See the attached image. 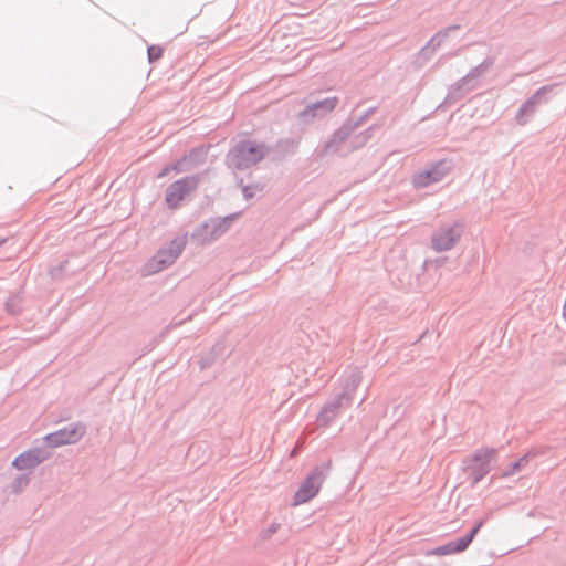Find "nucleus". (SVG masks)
<instances>
[{"label":"nucleus","mask_w":566,"mask_h":566,"mask_svg":"<svg viewBox=\"0 0 566 566\" xmlns=\"http://www.w3.org/2000/svg\"><path fill=\"white\" fill-rule=\"evenodd\" d=\"M164 54V48L157 44L149 45L147 48V57L149 63H155L161 59Z\"/></svg>","instance_id":"obj_26"},{"label":"nucleus","mask_w":566,"mask_h":566,"mask_svg":"<svg viewBox=\"0 0 566 566\" xmlns=\"http://www.w3.org/2000/svg\"><path fill=\"white\" fill-rule=\"evenodd\" d=\"M331 469V461L315 465L308 475L302 481L300 488L293 496V505H301L317 495L323 482Z\"/></svg>","instance_id":"obj_4"},{"label":"nucleus","mask_w":566,"mask_h":566,"mask_svg":"<svg viewBox=\"0 0 566 566\" xmlns=\"http://www.w3.org/2000/svg\"><path fill=\"white\" fill-rule=\"evenodd\" d=\"M484 524V520L478 521L474 526L464 536L450 541L443 545L437 546L432 549L433 555L442 556L450 554H458L464 552L470 544L473 542L474 537L480 532L481 527Z\"/></svg>","instance_id":"obj_12"},{"label":"nucleus","mask_w":566,"mask_h":566,"mask_svg":"<svg viewBox=\"0 0 566 566\" xmlns=\"http://www.w3.org/2000/svg\"><path fill=\"white\" fill-rule=\"evenodd\" d=\"M187 245V234L177 235L167 245L160 248L153 258L155 271H163L175 263Z\"/></svg>","instance_id":"obj_11"},{"label":"nucleus","mask_w":566,"mask_h":566,"mask_svg":"<svg viewBox=\"0 0 566 566\" xmlns=\"http://www.w3.org/2000/svg\"><path fill=\"white\" fill-rule=\"evenodd\" d=\"M459 29V24H452L439 30L417 53V61L421 64L429 61L433 53L441 48L443 42L450 36V33Z\"/></svg>","instance_id":"obj_15"},{"label":"nucleus","mask_w":566,"mask_h":566,"mask_svg":"<svg viewBox=\"0 0 566 566\" xmlns=\"http://www.w3.org/2000/svg\"><path fill=\"white\" fill-rule=\"evenodd\" d=\"M22 300L19 295H12L6 302V310L9 314L14 315L19 313L21 308Z\"/></svg>","instance_id":"obj_24"},{"label":"nucleus","mask_w":566,"mask_h":566,"mask_svg":"<svg viewBox=\"0 0 566 566\" xmlns=\"http://www.w3.org/2000/svg\"><path fill=\"white\" fill-rule=\"evenodd\" d=\"M239 213H231L223 218L212 217L200 223L191 233L192 241L198 245L208 244L223 235L238 219Z\"/></svg>","instance_id":"obj_3"},{"label":"nucleus","mask_w":566,"mask_h":566,"mask_svg":"<svg viewBox=\"0 0 566 566\" xmlns=\"http://www.w3.org/2000/svg\"><path fill=\"white\" fill-rule=\"evenodd\" d=\"M494 60L492 57L484 59L479 65L472 67L467 75L462 78L465 80L469 84H475L478 86L479 78L493 66Z\"/></svg>","instance_id":"obj_18"},{"label":"nucleus","mask_w":566,"mask_h":566,"mask_svg":"<svg viewBox=\"0 0 566 566\" xmlns=\"http://www.w3.org/2000/svg\"><path fill=\"white\" fill-rule=\"evenodd\" d=\"M49 457L50 452L45 448H31L15 457L12 461V467L20 471L34 469L49 459Z\"/></svg>","instance_id":"obj_14"},{"label":"nucleus","mask_w":566,"mask_h":566,"mask_svg":"<svg viewBox=\"0 0 566 566\" xmlns=\"http://www.w3.org/2000/svg\"><path fill=\"white\" fill-rule=\"evenodd\" d=\"M360 382V369L358 367L348 368L340 379L342 391L328 399L321 408L316 417L318 426H328L342 409L350 407Z\"/></svg>","instance_id":"obj_1"},{"label":"nucleus","mask_w":566,"mask_h":566,"mask_svg":"<svg viewBox=\"0 0 566 566\" xmlns=\"http://www.w3.org/2000/svg\"><path fill=\"white\" fill-rule=\"evenodd\" d=\"M171 171H170V168L168 165H166L157 175V178H164L166 177L167 175H169Z\"/></svg>","instance_id":"obj_32"},{"label":"nucleus","mask_w":566,"mask_h":566,"mask_svg":"<svg viewBox=\"0 0 566 566\" xmlns=\"http://www.w3.org/2000/svg\"><path fill=\"white\" fill-rule=\"evenodd\" d=\"M296 453H297V449H294V450L291 452V457H294Z\"/></svg>","instance_id":"obj_35"},{"label":"nucleus","mask_w":566,"mask_h":566,"mask_svg":"<svg viewBox=\"0 0 566 566\" xmlns=\"http://www.w3.org/2000/svg\"><path fill=\"white\" fill-rule=\"evenodd\" d=\"M450 160L441 159L428 164L423 169L412 175V185L416 189H423L441 181L451 170Z\"/></svg>","instance_id":"obj_8"},{"label":"nucleus","mask_w":566,"mask_h":566,"mask_svg":"<svg viewBox=\"0 0 566 566\" xmlns=\"http://www.w3.org/2000/svg\"><path fill=\"white\" fill-rule=\"evenodd\" d=\"M199 176H186L170 184L165 191V202L168 209L176 210L180 202L199 185Z\"/></svg>","instance_id":"obj_9"},{"label":"nucleus","mask_w":566,"mask_h":566,"mask_svg":"<svg viewBox=\"0 0 566 566\" xmlns=\"http://www.w3.org/2000/svg\"><path fill=\"white\" fill-rule=\"evenodd\" d=\"M356 129L352 127V122H348L346 119V122L339 128H337L333 133L331 138L324 144L322 149L323 154L331 155L338 153L340 150L342 145L349 139L350 135Z\"/></svg>","instance_id":"obj_16"},{"label":"nucleus","mask_w":566,"mask_h":566,"mask_svg":"<svg viewBox=\"0 0 566 566\" xmlns=\"http://www.w3.org/2000/svg\"><path fill=\"white\" fill-rule=\"evenodd\" d=\"M298 147V142L293 138L280 139L275 144V150L282 156L294 155Z\"/></svg>","instance_id":"obj_20"},{"label":"nucleus","mask_w":566,"mask_h":566,"mask_svg":"<svg viewBox=\"0 0 566 566\" xmlns=\"http://www.w3.org/2000/svg\"><path fill=\"white\" fill-rule=\"evenodd\" d=\"M30 481V473H22L18 475L10 484L11 493L15 495L20 494L29 485Z\"/></svg>","instance_id":"obj_21"},{"label":"nucleus","mask_w":566,"mask_h":566,"mask_svg":"<svg viewBox=\"0 0 566 566\" xmlns=\"http://www.w3.org/2000/svg\"><path fill=\"white\" fill-rule=\"evenodd\" d=\"M209 354H211L213 357H216V359H220L224 356L226 354V346H224V343L223 342H218L216 343Z\"/></svg>","instance_id":"obj_29"},{"label":"nucleus","mask_w":566,"mask_h":566,"mask_svg":"<svg viewBox=\"0 0 566 566\" xmlns=\"http://www.w3.org/2000/svg\"><path fill=\"white\" fill-rule=\"evenodd\" d=\"M217 360L218 359H216V357H213L211 354L208 353L200 358V360H199L200 368L202 370L210 368Z\"/></svg>","instance_id":"obj_30"},{"label":"nucleus","mask_w":566,"mask_h":566,"mask_svg":"<svg viewBox=\"0 0 566 566\" xmlns=\"http://www.w3.org/2000/svg\"><path fill=\"white\" fill-rule=\"evenodd\" d=\"M6 242V239L0 237V247Z\"/></svg>","instance_id":"obj_36"},{"label":"nucleus","mask_w":566,"mask_h":566,"mask_svg":"<svg viewBox=\"0 0 566 566\" xmlns=\"http://www.w3.org/2000/svg\"><path fill=\"white\" fill-rule=\"evenodd\" d=\"M475 88V84H469L465 80L461 77L449 87L447 96L444 97L443 102L439 105V108L454 105Z\"/></svg>","instance_id":"obj_17"},{"label":"nucleus","mask_w":566,"mask_h":566,"mask_svg":"<svg viewBox=\"0 0 566 566\" xmlns=\"http://www.w3.org/2000/svg\"><path fill=\"white\" fill-rule=\"evenodd\" d=\"M69 261L64 260L60 262L57 265L52 266L49 270V274L53 280H61L64 276V273L67 270Z\"/></svg>","instance_id":"obj_23"},{"label":"nucleus","mask_w":566,"mask_h":566,"mask_svg":"<svg viewBox=\"0 0 566 566\" xmlns=\"http://www.w3.org/2000/svg\"><path fill=\"white\" fill-rule=\"evenodd\" d=\"M271 151V147L254 139L238 142L226 156L227 165L237 170H245L261 160Z\"/></svg>","instance_id":"obj_2"},{"label":"nucleus","mask_w":566,"mask_h":566,"mask_svg":"<svg viewBox=\"0 0 566 566\" xmlns=\"http://www.w3.org/2000/svg\"><path fill=\"white\" fill-rule=\"evenodd\" d=\"M462 234V223L458 221L453 223H442L431 234V248L436 252L450 251L460 241Z\"/></svg>","instance_id":"obj_6"},{"label":"nucleus","mask_w":566,"mask_h":566,"mask_svg":"<svg viewBox=\"0 0 566 566\" xmlns=\"http://www.w3.org/2000/svg\"><path fill=\"white\" fill-rule=\"evenodd\" d=\"M86 433V424L77 421L70 423L54 432L44 437L45 443L50 448H59L64 444H73L78 442Z\"/></svg>","instance_id":"obj_10"},{"label":"nucleus","mask_w":566,"mask_h":566,"mask_svg":"<svg viewBox=\"0 0 566 566\" xmlns=\"http://www.w3.org/2000/svg\"><path fill=\"white\" fill-rule=\"evenodd\" d=\"M559 84H547L539 87L518 108L515 115V122L520 126H525L535 115L537 109L548 103V94Z\"/></svg>","instance_id":"obj_7"},{"label":"nucleus","mask_w":566,"mask_h":566,"mask_svg":"<svg viewBox=\"0 0 566 566\" xmlns=\"http://www.w3.org/2000/svg\"><path fill=\"white\" fill-rule=\"evenodd\" d=\"M495 449L486 448L476 450L470 458L463 461L464 471L471 478V486L474 488L492 470L491 460Z\"/></svg>","instance_id":"obj_5"},{"label":"nucleus","mask_w":566,"mask_h":566,"mask_svg":"<svg viewBox=\"0 0 566 566\" xmlns=\"http://www.w3.org/2000/svg\"><path fill=\"white\" fill-rule=\"evenodd\" d=\"M186 163V158H180L174 163L168 164L170 171L181 172L186 170L182 166Z\"/></svg>","instance_id":"obj_31"},{"label":"nucleus","mask_w":566,"mask_h":566,"mask_svg":"<svg viewBox=\"0 0 566 566\" xmlns=\"http://www.w3.org/2000/svg\"><path fill=\"white\" fill-rule=\"evenodd\" d=\"M264 188V185L256 182L252 185H245L242 187V195L245 200L252 199L256 192L262 191Z\"/></svg>","instance_id":"obj_25"},{"label":"nucleus","mask_w":566,"mask_h":566,"mask_svg":"<svg viewBox=\"0 0 566 566\" xmlns=\"http://www.w3.org/2000/svg\"><path fill=\"white\" fill-rule=\"evenodd\" d=\"M338 104V97L331 96L321 101L308 103L304 109L298 113V118L307 123L316 117H324L332 113Z\"/></svg>","instance_id":"obj_13"},{"label":"nucleus","mask_w":566,"mask_h":566,"mask_svg":"<svg viewBox=\"0 0 566 566\" xmlns=\"http://www.w3.org/2000/svg\"><path fill=\"white\" fill-rule=\"evenodd\" d=\"M277 528H279V524L273 523V524H271L269 526L266 532H268L269 535H272V534H274L277 531Z\"/></svg>","instance_id":"obj_33"},{"label":"nucleus","mask_w":566,"mask_h":566,"mask_svg":"<svg viewBox=\"0 0 566 566\" xmlns=\"http://www.w3.org/2000/svg\"><path fill=\"white\" fill-rule=\"evenodd\" d=\"M160 342V338H154L151 344L148 346L147 352H150Z\"/></svg>","instance_id":"obj_34"},{"label":"nucleus","mask_w":566,"mask_h":566,"mask_svg":"<svg viewBox=\"0 0 566 566\" xmlns=\"http://www.w3.org/2000/svg\"><path fill=\"white\" fill-rule=\"evenodd\" d=\"M206 157L207 151L202 146L192 148L186 156H184L186 161H190L195 166L203 163Z\"/></svg>","instance_id":"obj_22"},{"label":"nucleus","mask_w":566,"mask_h":566,"mask_svg":"<svg viewBox=\"0 0 566 566\" xmlns=\"http://www.w3.org/2000/svg\"><path fill=\"white\" fill-rule=\"evenodd\" d=\"M376 107L368 108L363 115L357 118L349 117L347 120L352 122V127L358 129L374 113Z\"/></svg>","instance_id":"obj_27"},{"label":"nucleus","mask_w":566,"mask_h":566,"mask_svg":"<svg viewBox=\"0 0 566 566\" xmlns=\"http://www.w3.org/2000/svg\"><path fill=\"white\" fill-rule=\"evenodd\" d=\"M379 127H380V125H376L375 124V125L369 126L364 132H360L359 134L353 136L349 139V147H348V149L349 150H355V149H359V148L364 147L370 140V138L373 137V132L375 129H378Z\"/></svg>","instance_id":"obj_19"},{"label":"nucleus","mask_w":566,"mask_h":566,"mask_svg":"<svg viewBox=\"0 0 566 566\" xmlns=\"http://www.w3.org/2000/svg\"><path fill=\"white\" fill-rule=\"evenodd\" d=\"M526 461H527V455H523L522 458H520L516 461L512 462L510 464V468L507 470H505L503 474L505 476L515 474L516 472H518L521 470L523 463L526 462Z\"/></svg>","instance_id":"obj_28"}]
</instances>
